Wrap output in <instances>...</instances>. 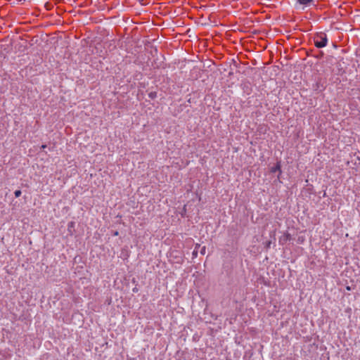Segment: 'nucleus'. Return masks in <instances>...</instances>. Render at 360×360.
<instances>
[{"label":"nucleus","mask_w":360,"mask_h":360,"mask_svg":"<svg viewBox=\"0 0 360 360\" xmlns=\"http://www.w3.org/2000/svg\"><path fill=\"white\" fill-rule=\"evenodd\" d=\"M314 44L317 48L325 47L327 44V37L323 33H320L314 37Z\"/></svg>","instance_id":"nucleus-1"},{"label":"nucleus","mask_w":360,"mask_h":360,"mask_svg":"<svg viewBox=\"0 0 360 360\" xmlns=\"http://www.w3.org/2000/svg\"><path fill=\"white\" fill-rule=\"evenodd\" d=\"M297 1L300 5L303 6V7H307V6H310V4H311V2L314 0H297Z\"/></svg>","instance_id":"nucleus-2"},{"label":"nucleus","mask_w":360,"mask_h":360,"mask_svg":"<svg viewBox=\"0 0 360 360\" xmlns=\"http://www.w3.org/2000/svg\"><path fill=\"white\" fill-rule=\"evenodd\" d=\"M276 171H281V166L279 163H277L276 165L271 169V172L274 173Z\"/></svg>","instance_id":"nucleus-3"},{"label":"nucleus","mask_w":360,"mask_h":360,"mask_svg":"<svg viewBox=\"0 0 360 360\" xmlns=\"http://www.w3.org/2000/svg\"><path fill=\"white\" fill-rule=\"evenodd\" d=\"M14 194H15V196L16 198H18V197H20V195H21V191H20V190H16V191H15Z\"/></svg>","instance_id":"nucleus-4"},{"label":"nucleus","mask_w":360,"mask_h":360,"mask_svg":"<svg viewBox=\"0 0 360 360\" xmlns=\"http://www.w3.org/2000/svg\"><path fill=\"white\" fill-rule=\"evenodd\" d=\"M74 224H75L74 222H70L68 224V227L69 228H72V227H74Z\"/></svg>","instance_id":"nucleus-5"},{"label":"nucleus","mask_w":360,"mask_h":360,"mask_svg":"<svg viewBox=\"0 0 360 360\" xmlns=\"http://www.w3.org/2000/svg\"><path fill=\"white\" fill-rule=\"evenodd\" d=\"M205 247H203V248H202L201 253H202V254H204V253H205Z\"/></svg>","instance_id":"nucleus-6"},{"label":"nucleus","mask_w":360,"mask_h":360,"mask_svg":"<svg viewBox=\"0 0 360 360\" xmlns=\"http://www.w3.org/2000/svg\"><path fill=\"white\" fill-rule=\"evenodd\" d=\"M149 96H150V98H153V97L155 96V95L153 94V93H150V94H149Z\"/></svg>","instance_id":"nucleus-7"},{"label":"nucleus","mask_w":360,"mask_h":360,"mask_svg":"<svg viewBox=\"0 0 360 360\" xmlns=\"http://www.w3.org/2000/svg\"><path fill=\"white\" fill-rule=\"evenodd\" d=\"M115 236H117L118 235V232L117 231H115V233H114Z\"/></svg>","instance_id":"nucleus-8"},{"label":"nucleus","mask_w":360,"mask_h":360,"mask_svg":"<svg viewBox=\"0 0 360 360\" xmlns=\"http://www.w3.org/2000/svg\"><path fill=\"white\" fill-rule=\"evenodd\" d=\"M41 148H46V145H43V146H41Z\"/></svg>","instance_id":"nucleus-9"},{"label":"nucleus","mask_w":360,"mask_h":360,"mask_svg":"<svg viewBox=\"0 0 360 360\" xmlns=\"http://www.w3.org/2000/svg\"><path fill=\"white\" fill-rule=\"evenodd\" d=\"M347 290H350V288L348 286L347 287Z\"/></svg>","instance_id":"nucleus-10"}]
</instances>
